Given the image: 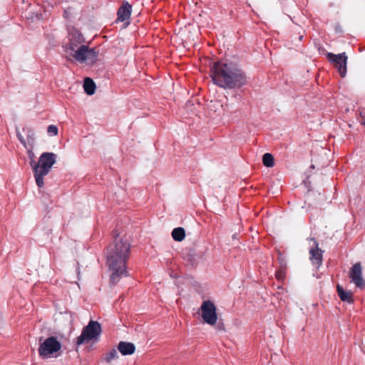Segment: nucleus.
Returning <instances> with one entry per match:
<instances>
[{
    "mask_svg": "<svg viewBox=\"0 0 365 365\" xmlns=\"http://www.w3.org/2000/svg\"><path fill=\"white\" fill-rule=\"evenodd\" d=\"M21 143L24 144L25 148L27 149V154L29 159V164L31 168L33 167V165L36 163V155L33 152L34 148V139L31 138V140H29L28 143H26L24 140H23L21 138H19Z\"/></svg>",
    "mask_w": 365,
    "mask_h": 365,
    "instance_id": "12",
    "label": "nucleus"
},
{
    "mask_svg": "<svg viewBox=\"0 0 365 365\" xmlns=\"http://www.w3.org/2000/svg\"><path fill=\"white\" fill-rule=\"evenodd\" d=\"M213 83L223 88H240L247 83V78L239 66L232 62L217 61L210 68Z\"/></svg>",
    "mask_w": 365,
    "mask_h": 365,
    "instance_id": "2",
    "label": "nucleus"
},
{
    "mask_svg": "<svg viewBox=\"0 0 365 365\" xmlns=\"http://www.w3.org/2000/svg\"><path fill=\"white\" fill-rule=\"evenodd\" d=\"M56 154L51 152L43 153L38 160L31 168L37 186L40 188L44 186V177L51 170L56 163Z\"/></svg>",
    "mask_w": 365,
    "mask_h": 365,
    "instance_id": "3",
    "label": "nucleus"
},
{
    "mask_svg": "<svg viewBox=\"0 0 365 365\" xmlns=\"http://www.w3.org/2000/svg\"><path fill=\"white\" fill-rule=\"evenodd\" d=\"M337 292L341 301L349 304L353 302L352 293L350 291H345L341 287L337 285Z\"/></svg>",
    "mask_w": 365,
    "mask_h": 365,
    "instance_id": "15",
    "label": "nucleus"
},
{
    "mask_svg": "<svg viewBox=\"0 0 365 365\" xmlns=\"http://www.w3.org/2000/svg\"><path fill=\"white\" fill-rule=\"evenodd\" d=\"M66 56L81 63L93 64L97 61L98 53L94 48L83 44L66 53Z\"/></svg>",
    "mask_w": 365,
    "mask_h": 365,
    "instance_id": "5",
    "label": "nucleus"
},
{
    "mask_svg": "<svg viewBox=\"0 0 365 365\" xmlns=\"http://www.w3.org/2000/svg\"><path fill=\"white\" fill-rule=\"evenodd\" d=\"M130 250L125 236L116 237L108 248L106 264L111 272L110 282L115 284L123 276H127L126 262Z\"/></svg>",
    "mask_w": 365,
    "mask_h": 365,
    "instance_id": "1",
    "label": "nucleus"
},
{
    "mask_svg": "<svg viewBox=\"0 0 365 365\" xmlns=\"http://www.w3.org/2000/svg\"><path fill=\"white\" fill-rule=\"evenodd\" d=\"M36 18L38 19H42V16L41 15L38 16V15H36Z\"/></svg>",
    "mask_w": 365,
    "mask_h": 365,
    "instance_id": "22",
    "label": "nucleus"
},
{
    "mask_svg": "<svg viewBox=\"0 0 365 365\" xmlns=\"http://www.w3.org/2000/svg\"><path fill=\"white\" fill-rule=\"evenodd\" d=\"M118 352L116 349H112L104 354L103 360L110 364L112 361L115 360L118 358Z\"/></svg>",
    "mask_w": 365,
    "mask_h": 365,
    "instance_id": "18",
    "label": "nucleus"
},
{
    "mask_svg": "<svg viewBox=\"0 0 365 365\" xmlns=\"http://www.w3.org/2000/svg\"><path fill=\"white\" fill-rule=\"evenodd\" d=\"M172 237L175 241H182L185 237V230L182 227L175 228L172 232Z\"/></svg>",
    "mask_w": 365,
    "mask_h": 365,
    "instance_id": "17",
    "label": "nucleus"
},
{
    "mask_svg": "<svg viewBox=\"0 0 365 365\" xmlns=\"http://www.w3.org/2000/svg\"><path fill=\"white\" fill-rule=\"evenodd\" d=\"M118 350L122 355H131L135 352V346L133 343L120 341L118 344Z\"/></svg>",
    "mask_w": 365,
    "mask_h": 365,
    "instance_id": "13",
    "label": "nucleus"
},
{
    "mask_svg": "<svg viewBox=\"0 0 365 365\" xmlns=\"http://www.w3.org/2000/svg\"><path fill=\"white\" fill-rule=\"evenodd\" d=\"M349 276L351 279V282L354 283L356 287L359 288L364 287V282L362 277V269L360 263H356L353 265Z\"/></svg>",
    "mask_w": 365,
    "mask_h": 365,
    "instance_id": "10",
    "label": "nucleus"
},
{
    "mask_svg": "<svg viewBox=\"0 0 365 365\" xmlns=\"http://www.w3.org/2000/svg\"><path fill=\"white\" fill-rule=\"evenodd\" d=\"M276 277L279 279V280H282L284 277V274L282 271H279L276 273Z\"/></svg>",
    "mask_w": 365,
    "mask_h": 365,
    "instance_id": "21",
    "label": "nucleus"
},
{
    "mask_svg": "<svg viewBox=\"0 0 365 365\" xmlns=\"http://www.w3.org/2000/svg\"><path fill=\"white\" fill-rule=\"evenodd\" d=\"M362 124L365 125V120L362 123Z\"/></svg>",
    "mask_w": 365,
    "mask_h": 365,
    "instance_id": "23",
    "label": "nucleus"
},
{
    "mask_svg": "<svg viewBox=\"0 0 365 365\" xmlns=\"http://www.w3.org/2000/svg\"><path fill=\"white\" fill-rule=\"evenodd\" d=\"M329 61L335 64L341 77H344L346 73L347 56L345 53L339 54L328 53Z\"/></svg>",
    "mask_w": 365,
    "mask_h": 365,
    "instance_id": "9",
    "label": "nucleus"
},
{
    "mask_svg": "<svg viewBox=\"0 0 365 365\" xmlns=\"http://www.w3.org/2000/svg\"><path fill=\"white\" fill-rule=\"evenodd\" d=\"M101 331L100 323L97 321L91 320L88 325L83 329L81 335L76 338V344L79 346L85 342L97 339L101 335Z\"/></svg>",
    "mask_w": 365,
    "mask_h": 365,
    "instance_id": "6",
    "label": "nucleus"
},
{
    "mask_svg": "<svg viewBox=\"0 0 365 365\" xmlns=\"http://www.w3.org/2000/svg\"><path fill=\"white\" fill-rule=\"evenodd\" d=\"M263 164L267 168H272L274 166V158L270 153H265L262 158Z\"/></svg>",
    "mask_w": 365,
    "mask_h": 365,
    "instance_id": "19",
    "label": "nucleus"
},
{
    "mask_svg": "<svg viewBox=\"0 0 365 365\" xmlns=\"http://www.w3.org/2000/svg\"><path fill=\"white\" fill-rule=\"evenodd\" d=\"M310 241L312 242V246L309 250V259L312 264L318 268L322 262L323 251L319 248L318 243L316 240L312 239Z\"/></svg>",
    "mask_w": 365,
    "mask_h": 365,
    "instance_id": "11",
    "label": "nucleus"
},
{
    "mask_svg": "<svg viewBox=\"0 0 365 365\" xmlns=\"http://www.w3.org/2000/svg\"><path fill=\"white\" fill-rule=\"evenodd\" d=\"M62 344L57 338L49 336L45 339H40L38 346L39 356L45 359L57 358L61 354Z\"/></svg>",
    "mask_w": 365,
    "mask_h": 365,
    "instance_id": "4",
    "label": "nucleus"
},
{
    "mask_svg": "<svg viewBox=\"0 0 365 365\" xmlns=\"http://www.w3.org/2000/svg\"><path fill=\"white\" fill-rule=\"evenodd\" d=\"M200 312L204 322L211 326L217 323V309L213 302L210 300L204 301L200 306Z\"/></svg>",
    "mask_w": 365,
    "mask_h": 365,
    "instance_id": "7",
    "label": "nucleus"
},
{
    "mask_svg": "<svg viewBox=\"0 0 365 365\" xmlns=\"http://www.w3.org/2000/svg\"><path fill=\"white\" fill-rule=\"evenodd\" d=\"M84 38L76 30L71 31L68 36V42L63 46L64 51L66 53L76 49L79 46L83 45Z\"/></svg>",
    "mask_w": 365,
    "mask_h": 365,
    "instance_id": "8",
    "label": "nucleus"
},
{
    "mask_svg": "<svg viewBox=\"0 0 365 365\" xmlns=\"http://www.w3.org/2000/svg\"><path fill=\"white\" fill-rule=\"evenodd\" d=\"M96 88V84L92 79H91L89 78H86L84 80L83 88H84L85 92L88 95H89V96L93 95L95 93Z\"/></svg>",
    "mask_w": 365,
    "mask_h": 365,
    "instance_id": "16",
    "label": "nucleus"
},
{
    "mask_svg": "<svg viewBox=\"0 0 365 365\" xmlns=\"http://www.w3.org/2000/svg\"><path fill=\"white\" fill-rule=\"evenodd\" d=\"M131 14V6L128 3H124L118 11V19L120 21L130 18Z\"/></svg>",
    "mask_w": 365,
    "mask_h": 365,
    "instance_id": "14",
    "label": "nucleus"
},
{
    "mask_svg": "<svg viewBox=\"0 0 365 365\" xmlns=\"http://www.w3.org/2000/svg\"><path fill=\"white\" fill-rule=\"evenodd\" d=\"M58 129L55 125H50L47 128V133L50 136H56L58 135Z\"/></svg>",
    "mask_w": 365,
    "mask_h": 365,
    "instance_id": "20",
    "label": "nucleus"
}]
</instances>
